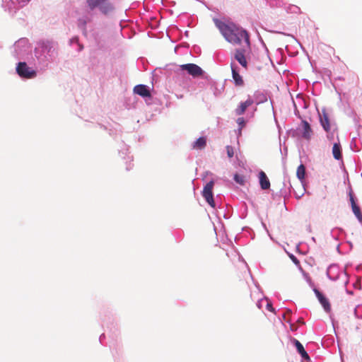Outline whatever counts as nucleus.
Here are the masks:
<instances>
[{
	"instance_id": "obj_22",
	"label": "nucleus",
	"mask_w": 362,
	"mask_h": 362,
	"mask_svg": "<svg viewBox=\"0 0 362 362\" xmlns=\"http://www.w3.org/2000/svg\"><path fill=\"white\" fill-rule=\"evenodd\" d=\"M332 154L336 160L342 159L341 147L339 143H334L332 147Z\"/></svg>"
},
{
	"instance_id": "obj_38",
	"label": "nucleus",
	"mask_w": 362,
	"mask_h": 362,
	"mask_svg": "<svg viewBox=\"0 0 362 362\" xmlns=\"http://www.w3.org/2000/svg\"><path fill=\"white\" fill-rule=\"evenodd\" d=\"M334 130L332 129L329 133H327V139L329 140H333L334 136Z\"/></svg>"
},
{
	"instance_id": "obj_30",
	"label": "nucleus",
	"mask_w": 362,
	"mask_h": 362,
	"mask_svg": "<svg viewBox=\"0 0 362 362\" xmlns=\"http://www.w3.org/2000/svg\"><path fill=\"white\" fill-rule=\"evenodd\" d=\"M236 122L238 124L239 131H242V129L246 125V120L243 117H238Z\"/></svg>"
},
{
	"instance_id": "obj_32",
	"label": "nucleus",
	"mask_w": 362,
	"mask_h": 362,
	"mask_svg": "<svg viewBox=\"0 0 362 362\" xmlns=\"http://www.w3.org/2000/svg\"><path fill=\"white\" fill-rule=\"evenodd\" d=\"M288 11L293 13H298L300 11V8L296 5H291L288 8Z\"/></svg>"
},
{
	"instance_id": "obj_47",
	"label": "nucleus",
	"mask_w": 362,
	"mask_h": 362,
	"mask_svg": "<svg viewBox=\"0 0 362 362\" xmlns=\"http://www.w3.org/2000/svg\"><path fill=\"white\" fill-rule=\"evenodd\" d=\"M307 230L310 233L312 231V228H311V226L310 225H308L307 226Z\"/></svg>"
},
{
	"instance_id": "obj_16",
	"label": "nucleus",
	"mask_w": 362,
	"mask_h": 362,
	"mask_svg": "<svg viewBox=\"0 0 362 362\" xmlns=\"http://www.w3.org/2000/svg\"><path fill=\"white\" fill-rule=\"evenodd\" d=\"M339 267L337 264H330L327 269V276L332 281H337L339 279Z\"/></svg>"
},
{
	"instance_id": "obj_29",
	"label": "nucleus",
	"mask_w": 362,
	"mask_h": 362,
	"mask_svg": "<svg viewBox=\"0 0 362 362\" xmlns=\"http://www.w3.org/2000/svg\"><path fill=\"white\" fill-rule=\"evenodd\" d=\"M233 180L236 183H238L240 185H244L245 182V177L239 173L234 174Z\"/></svg>"
},
{
	"instance_id": "obj_2",
	"label": "nucleus",
	"mask_w": 362,
	"mask_h": 362,
	"mask_svg": "<svg viewBox=\"0 0 362 362\" xmlns=\"http://www.w3.org/2000/svg\"><path fill=\"white\" fill-rule=\"evenodd\" d=\"M34 54L40 69H45L57 57L58 45L52 40H40L35 47Z\"/></svg>"
},
{
	"instance_id": "obj_49",
	"label": "nucleus",
	"mask_w": 362,
	"mask_h": 362,
	"mask_svg": "<svg viewBox=\"0 0 362 362\" xmlns=\"http://www.w3.org/2000/svg\"><path fill=\"white\" fill-rule=\"evenodd\" d=\"M298 322H299L300 325L304 324V322H303V320L302 319H298Z\"/></svg>"
},
{
	"instance_id": "obj_12",
	"label": "nucleus",
	"mask_w": 362,
	"mask_h": 362,
	"mask_svg": "<svg viewBox=\"0 0 362 362\" xmlns=\"http://www.w3.org/2000/svg\"><path fill=\"white\" fill-rule=\"evenodd\" d=\"M230 68L232 71V78L233 79L234 84L236 86H242L244 84V81L243 79V77L239 74L238 66L234 62H231Z\"/></svg>"
},
{
	"instance_id": "obj_58",
	"label": "nucleus",
	"mask_w": 362,
	"mask_h": 362,
	"mask_svg": "<svg viewBox=\"0 0 362 362\" xmlns=\"http://www.w3.org/2000/svg\"><path fill=\"white\" fill-rule=\"evenodd\" d=\"M257 306H258L259 308H260L259 303H257Z\"/></svg>"
},
{
	"instance_id": "obj_18",
	"label": "nucleus",
	"mask_w": 362,
	"mask_h": 362,
	"mask_svg": "<svg viewBox=\"0 0 362 362\" xmlns=\"http://www.w3.org/2000/svg\"><path fill=\"white\" fill-rule=\"evenodd\" d=\"M254 103V100L248 98L245 101L241 102L238 107L235 109L236 115H242L245 113L246 109Z\"/></svg>"
},
{
	"instance_id": "obj_39",
	"label": "nucleus",
	"mask_w": 362,
	"mask_h": 362,
	"mask_svg": "<svg viewBox=\"0 0 362 362\" xmlns=\"http://www.w3.org/2000/svg\"><path fill=\"white\" fill-rule=\"evenodd\" d=\"M267 309L270 311V312H274V308H273L272 306V304L271 303V302H267Z\"/></svg>"
},
{
	"instance_id": "obj_4",
	"label": "nucleus",
	"mask_w": 362,
	"mask_h": 362,
	"mask_svg": "<svg viewBox=\"0 0 362 362\" xmlns=\"http://www.w3.org/2000/svg\"><path fill=\"white\" fill-rule=\"evenodd\" d=\"M313 133V132L309 122L302 119L299 127L296 129H292L291 134L293 137L302 138L309 141L311 139Z\"/></svg>"
},
{
	"instance_id": "obj_55",
	"label": "nucleus",
	"mask_w": 362,
	"mask_h": 362,
	"mask_svg": "<svg viewBox=\"0 0 362 362\" xmlns=\"http://www.w3.org/2000/svg\"><path fill=\"white\" fill-rule=\"evenodd\" d=\"M348 283H349V280L347 279V280L346 281V282H345V286H346V285L348 284Z\"/></svg>"
},
{
	"instance_id": "obj_5",
	"label": "nucleus",
	"mask_w": 362,
	"mask_h": 362,
	"mask_svg": "<svg viewBox=\"0 0 362 362\" xmlns=\"http://www.w3.org/2000/svg\"><path fill=\"white\" fill-rule=\"evenodd\" d=\"M30 52V44L27 38H21L15 42L13 45V55L17 59H23Z\"/></svg>"
},
{
	"instance_id": "obj_45",
	"label": "nucleus",
	"mask_w": 362,
	"mask_h": 362,
	"mask_svg": "<svg viewBox=\"0 0 362 362\" xmlns=\"http://www.w3.org/2000/svg\"><path fill=\"white\" fill-rule=\"evenodd\" d=\"M337 251L339 253V254H342V252H341L340 250V245L339 244L337 247Z\"/></svg>"
},
{
	"instance_id": "obj_21",
	"label": "nucleus",
	"mask_w": 362,
	"mask_h": 362,
	"mask_svg": "<svg viewBox=\"0 0 362 362\" xmlns=\"http://www.w3.org/2000/svg\"><path fill=\"white\" fill-rule=\"evenodd\" d=\"M254 103H255L257 105L264 103L267 100V95L259 90H257L254 94Z\"/></svg>"
},
{
	"instance_id": "obj_19",
	"label": "nucleus",
	"mask_w": 362,
	"mask_h": 362,
	"mask_svg": "<svg viewBox=\"0 0 362 362\" xmlns=\"http://www.w3.org/2000/svg\"><path fill=\"white\" fill-rule=\"evenodd\" d=\"M259 182L261 189L263 190L268 189L270 187L269 180L266 173L262 170L259 172Z\"/></svg>"
},
{
	"instance_id": "obj_13",
	"label": "nucleus",
	"mask_w": 362,
	"mask_h": 362,
	"mask_svg": "<svg viewBox=\"0 0 362 362\" xmlns=\"http://www.w3.org/2000/svg\"><path fill=\"white\" fill-rule=\"evenodd\" d=\"M313 291H314L317 298L318 299L319 302L323 307L324 310L326 312H329L331 310V306H330V303H329L328 299L317 288H313Z\"/></svg>"
},
{
	"instance_id": "obj_48",
	"label": "nucleus",
	"mask_w": 362,
	"mask_h": 362,
	"mask_svg": "<svg viewBox=\"0 0 362 362\" xmlns=\"http://www.w3.org/2000/svg\"><path fill=\"white\" fill-rule=\"evenodd\" d=\"M346 243L349 245V250H351L352 248V244L351 242H346Z\"/></svg>"
},
{
	"instance_id": "obj_40",
	"label": "nucleus",
	"mask_w": 362,
	"mask_h": 362,
	"mask_svg": "<svg viewBox=\"0 0 362 362\" xmlns=\"http://www.w3.org/2000/svg\"><path fill=\"white\" fill-rule=\"evenodd\" d=\"M304 276H305V277L306 281H307L310 284H311V279H310V276H308V274H304Z\"/></svg>"
},
{
	"instance_id": "obj_37",
	"label": "nucleus",
	"mask_w": 362,
	"mask_h": 362,
	"mask_svg": "<svg viewBox=\"0 0 362 362\" xmlns=\"http://www.w3.org/2000/svg\"><path fill=\"white\" fill-rule=\"evenodd\" d=\"M290 258L291 259V260L293 261V262L296 264V265H299L300 264V261L298 259V258L293 255V254L290 255Z\"/></svg>"
},
{
	"instance_id": "obj_17",
	"label": "nucleus",
	"mask_w": 362,
	"mask_h": 362,
	"mask_svg": "<svg viewBox=\"0 0 362 362\" xmlns=\"http://www.w3.org/2000/svg\"><path fill=\"white\" fill-rule=\"evenodd\" d=\"M98 9L102 14L109 16L114 12L115 6L109 0H105Z\"/></svg>"
},
{
	"instance_id": "obj_41",
	"label": "nucleus",
	"mask_w": 362,
	"mask_h": 362,
	"mask_svg": "<svg viewBox=\"0 0 362 362\" xmlns=\"http://www.w3.org/2000/svg\"><path fill=\"white\" fill-rule=\"evenodd\" d=\"M304 276H305V277L306 281H307L310 284H311V279H310V276H308V274H304Z\"/></svg>"
},
{
	"instance_id": "obj_1",
	"label": "nucleus",
	"mask_w": 362,
	"mask_h": 362,
	"mask_svg": "<svg viewBox=\"0 0 362 362\" xmlns=\"http://www.w3.org/2000/svg\"><path fill=\"white\" fill-rule=\"evenodd\" d=\"M213 21L227 42L233 45H240L244 40L250 47V35L245 29L231 21L225 22L218 18H214Z\"/></svg>"
},
{
	"instance_id": "obj_10",
	"label": "nucleus",
	"mask_w": 362,
	"mask_h": 362,
	"mask_svg": "<svg viewBox=\"0 0 362 362\" xmlns=\"http://www.w3.org/2000/svg\"><path fill=\"white\" fill-rule=\"evenodd\" d=\"M245 54V48H237L234 51L233 58L240 64V66L245 69H247L248 62L246 59Z\"/></svg>"
},
{
	"instance_id": "obj_23",
	"label": "nucleus",
	"mask_w": 362,
	"mask_h": 362,
	"mask_svg": "<svg viewBox=\"0 0 362 362\" xmlns=\"http://www.w3.org/2000/svg\"><path fill=\"white\" fill-rule=\"evenodd\" d=\"M296 176L298 179L303 183L306 176V168L303 164H300L296 171Z\"/></svg>"
},
{
	"instance_id": "obj_26",
	"label": "nucleus",
	"mask_w": 362,
	"mask_h": 362,
	"mask_svg": "<svg viewBox=\"0 0 362 362\" xmlns=\"http://www.w3.org/2000/svg\"><path fill=\"white\" fill-rule=\"evenodd\" d=\"M352 211L357 218L358 221L362 223V212L361 211L360 206L357 205H354L351 206Z\"/></svg>"
},
{
	"instance_id": "obj_52",
	"label": "nucleus",
	"mask_w": 362,
	"mask_h": 362,
	"mask_svg": "<svg viewBox=\"0 0 362 362\" xmlns=\"http://www.w3.org/2000/svg\"><path fill=\"white\" fill-rule=\"evenodd\" d=\"M101 128H103L105 130H107V128L105 126L101 125Z\"/></svg>"
},
{
	"instance_id": "obj_31",
	"label": "nucleus",
	"mask_w": 362,
	"mask_h": 362,
	"mask_svg": "<svg viewBox=\"0 0 362 362\" xmlns=\"http://www.w3.org/2000/svg\"><path fill=\"white\" fill-rule=\"evenodd\" d=\"M354 315L357 318H362V305H357L355 308Z\"/></svg>"
},
{
	"instance_id": "obj_11",
	"label": "nucleus",
	"mask_w": 362,
	"mask_h": 362,
	"mask_svg": "<svg viewBox=\"0 0 362 362\" xmlns=\"http://www.w3.org/2000/svg\"><path fill=\"white\" fill-rule=\"evenodd\" d=\"M129 148L128 146L122 143V146H120V148L119 149V154L120 157L124 160L127 159L126 161V170H130L132 168V164L131 163V161L132 160V157L129 156Z\"/></svg>"
},
{
	"instance_id": "obj_15",
	"label": "nucleus",
	"mask_w": 362,
	"mask_h": 362,
	"mask_svg": "<svg viewBox=\"0 0 362 362\" xmlns=\"http://www.w3.org/2000/svg\"><path fill=\"white\" fill-rule=\"evenodd\" d=\"M134 93L143 97H151L150 88L148 86L144 84H139L134 86Z\"/></svg>"
},
{
	"instance_id": "obj_51",
	"label": "nucleus",
	"mask_w": 362,
	"mask_h": 362,
	"mask_svg": "<svg viewBox=\"0 0 362 362\" xmlns=\"http://www.w3.org/2000/svg\"><path fill=\"white\" fill-rule=\"evenodd\" d=\"M311 240H312V241H313V243H316V239H315V237H312V238H311Z\"/></svg>"
},
{
	"instance_id": "obj_20",
	"label": "nucleus",
	"mask_w": 362,
	"mask_h": 362,
	"mask_svg": "<svg viewBox=\"0 0 362 362\" xmlns=\"http://www.w3.org/2000/svg\"><path fill=\"white\" fill-rule=\"evenodd\" d=\"M207 139L206 136H200L192 144V148L195 150H202L206 146Z\"/></svg>"
},
{
	"instance_id": "obj_42",
	"label": "nucleus",
	"mask_w": 362,
	"mask_h": 362,
	"mask_svg": "<svg viewBox=\"0 0 362 362\" xmlns=\"http://www.w3.org/2000/svg\"><path fill=\"white\" fill-rule=\"evenodd\" d=\"M290 328L292 331H296L297 329V327H296L291 322H290Z\"/></svg>"
},
{
	"instance_id": "obj_44",
	"label": "nucleus",
	"mask_w": 362,
	"mask_h": 362,
	"mask_svg": "<svg viewBox=\"0 0 362 362\" xmlns=\"http://www.w3.org/2000/svg\"><path fill=\"white\" fill-rule=\"evenodd\" d=\"M105 338V334H102L99 337V341L101 344H103V339Z\"/></svg>"
},
{
	"instance_id": "obj_34",
	"label": "nucleus",
	"mask_w": 362,
	"mask_h": 362,
	"mask_svg": "<svg viewBox=\"0 0 362 362\" xmlns=\"http://www.w3.org/2000/svg\"><path fill=\"white\" fill-rule=\"evenodd\" d=\"M226 151H227V155L228 156V158H232L234 155V151H233V148L232 146H226Z\"/></svg>"
},
{
	"instance_id": "obj_33",
	"label": "nucleus",
	"mask_w": 362,
	"mask_h": 362,
	"mask_svg": "<svg viewBox=\"0 0 362 362\" xmlns=\"http://www.w3.org/2000/svg\"><path fill=\"white\" fill-rule=\"evenodd\" d=\"M349 200L351 202V206H353V204L357 205L356 199L351 191L349 192Z\"/></svg>"
},
{
	"instance_id": "obj_53",
	"label": "nucleus",
	"mask_w": 362,
	"mask_h": 362,
	"mask_svg": "<svg viewBox=\"0 0 362 362\" xmlns=\"http://www.w3.org/2000/svg\"><path fill=\"white\" fill-rule=\"evenodd\" d=\"M223 217H224L225 218H229V217H228L226 214H223Z\"/></svg>"
},
{
	"instance_id": "obj_35",
	"label": "nucleus",
	"mask_w": 362,
	"mask_h": 362,
	"mask_svg": "<svg viewBox=\"0 0 362 362\" xmlns=\"http://www.w3.org/2000/svg\"><path fill=\"white\" fill-rule=\"evenodd\" d=\"M291 313H292V312H291V310H290V309H287V310H286V312L282 314V318H283V319H284L286 322H288V323H290V322H291V320H287V319H286V315H291Z\"/></svg>"
},
{
	"instance_id": "obj_24",
	"label": "nucleus",
	"mask_w": 362,
	"mask_h": 362,
	"mask_svg": "<svg viewBox=\"0 0 362 362\" xmlns=\"http://www.w3.org/2000/svg\"><path fill=\"white\" fill-rule=\"evenodd\" d=\"M88 22L87 17H81L78 20V27L83 32V35H86V25Z\"/></svg>"
},
{
	"instance_id": "obj_27",
	"label": "nucleus",
	"mask_w": 362,
	"mask_h": 362,
	"mask_svg": "<svg viewBox=\"0 0 362 362\" xmlns=\"http://www.w3.org/2000/svg\"><path fill=\"white\" fill-rule=\"evenodd\" d=\"M342 233H344V230L340 228H334L330 232L331 236L337 240L339 239V237Z\"/></svg>"
},
{
	"instance_id": "obj_50",
	"label": "nucleus",
	"mask_w": 362,
	"mask_h": 362,
	"mask_svg": "<svg viewBox=\"0 0 362 362\" xmlns=\"http://www.w3.org/2000/svg\"><path fill=\"white\" fill-rule=\"evenodd\" d=\"M109 134L110 136H112L113 135V131L112 129H109Z\"/></svg>"
},
{
	"instance_id": "obj_36",
	"label": "nucleus",
	"mask_w": 362,
	"mask_h": 362,
	"mask_svg": "<svg viewBox=\"0 0 362 362\" xmlns=\"http://www.w3.org/2000/svg\"><path fill=\"white\" fill-rule=\"evenodd\" d=\"M350 146H351V148L354 151H358V148L356 147V141H355V139H353L351 142V144H350Z\"/></svg>"
},
{
	"instance_id": "obj_25",
	"label": "nucleus",
	"mask_w": 362,
	"mask_h": 362,
	"mask_svg": "<svg viewBox=\"0 0 362 362\" xmlns=\"http://www.w3.org/2000/svg\"><path fill=\"white\" fill-rule=\"evenodd\" d=\"M88 8L93 11L95 8H99L105 0H86Z\"/></svg>"
},
{
	"instance_id": "obj_57",
	"label": "nucleus",
	"mask_w": 362,
	"mask_h": 362,
	"mask_svg": "<svg viewBox=\"0 0 362 362\" xmlns=\"http://www.w3.org/2000/svg\"><path fill=\"white\" fill-rule=\"evenodd\" d=\"M241 132H242V131H239V130H238V134H241Z\"/></svg>"
},
{
	"instance_id": "obj_9",
	"label": "nucleus",
	"mask_w": 362,
	"mask_h": 362,
	"mask_svg": "<svg viewBox=\"0 0 362 362\" xmlns=\"http://www.w3.org/2000/svg\"><path fill=\"white\" fill-rule=\"evenodd\" d=\"M214 182L213 180L209 181L204 187L202 191V196L205 199L206 202L209 204L210 206L215 209L216 203L214 199L213 188Z\"/></svg>"
},
{
	"instance_id": "obj_54",
	"label": "nucleus",
	"mask_w": 362,
	"mask_h": 362,
	"mask_svg": "<svg viewBox=\"0 0 362 362\" xmlns=\"http://www.w3.org/2000/svg\"><path fill=\"white\" fill-rule=\"evenodd\" d=\"M188 33H189V31H187H187H185V35L186 36H188Z\"/></svg>"
},
{
	"instance_id": "obj_7",
	"label": "nucleus",
	"mask_w": 362,
	"mask_h": 362,
	"mask_svg": "<svg viewBox=\"0 0 362 362\" xmlns=\"http://www.w3.org/2000/svg\"><path fill=\"white\" fill-rule=\"evenodd\" d=\"M18 75L25 79L34 78L37 76V71L28 66L25 62H19L16 67Z\"/></svg>"
},
{
	"instance_id": "obj_14",
	"label": "nucleus",
	"mask_w": 362,
	"mask_h": 362,
	"mask_svg": "<svg viewBox=\"0 0 362 362\" xmlns=\"http://www.w3.org/2000/svg\"><path fill=\"white\" fill-rule=\"evenodd\" d=\"M291 342L296 348L297 352L300 354L303 361H310V356L307 351L305 350L303 344L296 339L291 338Z\"/></svg>"
},
{
	"instance_id": "obj_28",
	"label": "nucleus",
	"mask_w": 362,
	"mask_h": 362,
	"mask_svg": "<svg viewBox=\"0 0 362 362\" xmlns=\"http://www.w3.org/2000/svg\"><path fill=\"white\" fill-rule=\"evenodd\" d=\"M74 44L77 45L78 47V52H81L83 49V45L79 42V38L78 36H74L69 40V45H73Z\"/></svg>"
},
{
	"instance_id": "obj_56",
	"label": "nucleus",
	"mask_w": 362,
	"mask_h": 362,
	"mask_svg": "<svg viewBox=\"0 0 362 362\" xmlns=\"http://www.w3.org/2000/svg\"><path fill=\"white\" fill-rule=\"evenodd\" d=\"M344 274L345 276H348L347 273L346 272V271H344Z\"/></svg>"
},
{
	"instance_id": "obj_6",
	"label": "nucleus",
	"mask_w": 362,
	"mask_h": 362,
	"mask_svg": "<svg viewBox=\"0 0 362 362\" xmlns=\"http://www.w3.org/2000/svg\"><path fill=\"white\" fill-rule=\"evenodd\" d=\"M31 0H11L8 3V6L4 5L2 1V8L7 12L11 17H16L18 11L27 5Z\"/></svg>"
},
{
	"instance_id": "obj_46",
	"label": "nucleus",
	"mask_w": 362,
	"mask_h": 362,
	"mask_svg": "<svg viewBox=\"0 0 362 362\" xmlns=\"http://www.w3.org/2000/svg\"><path fill=\"white\" fill-rule=\"evenodd\" d=\"M346 293H348L349 295H353L354 294V292L352 291H350V290H348V289H346Z\"/></svg>"
},
{
	"instance_id": "obj_43",
	"label": "nucleus",
	"mask_w": 362,
	"mask_h": 362,
	"mask_svg": "<svg viewBox=\"0 0 362 362\" xmlns=\"http://www.w3.org/2000/svg\"><path fill=\"white\" fill-rule=\"evenodd\" d=\"M354 287L355 288H358V289H361V285H360V283L358 282H356L354 284Z\"/></svg>"
},
{
	"instance_id": "obj_3",
	"label": "nucleus",
	"mask_w": 362,
	"mask_h": 362,
	"mask_svg": "<svg viewBox=\"0 0 362 362\" xmlns=\"http://www.w3.org/2000/svg\"><path fill=\"white\" fill-rule=\"evenodd\" d=\"M165 69L167 71H173L178 72L180 71H185L188 74L191 75L194 78L198 76H202L205 78L209 84L211 86L215 83L213 79L207 74H205L204 70L198 65L192 63L185 64L182 65H177L175 64H170L166 65Z\"/></svg>"
},
{
	"instance_id": "obj_8",
	"label": "nucleus",
	"mask_w": 362,
	"mask_h": 362,
	"mask_svg": "<svg viewBox=\"0 0 362 362\" xmlns=\"http://www.w3.org/2000/svg\"><path fill=\"white\" fill-rule=\"evenodd\" d=\"M318 115L320 125L327 133H329L332 129H336V125L331 122L325 107L322 108L321 112L318 111Z\"/></svg>"
}]
</instances>
